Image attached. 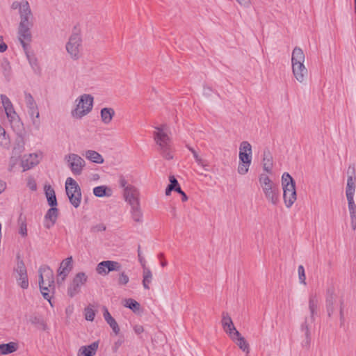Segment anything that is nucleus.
Returning a JSON list of instances; mask_svg holds the SVG:
<instances>
[{
  "label": "nucleus",
  "instance_id": "f257e3e1",
  "mask_svg": "<svg viewBox=\"0 0 356 356\" xmlns=\"http://www.w3.org/2000/svg\"><path fill=\"white\" fill-rule=\"evenodd\" d=\"M170 134L169 127L165 124L155 127L153 132L154 140L158 146V151L166 160L173 159L172 139Z\"/></svg>",
  "mask_w": 356,
  "mask_h": 356
},
{
  "label": "nucleus",
  "instance_id": "f03ea898",
  "mask_svg": "<svg viewBox=\"0 0 356 356\" xmlns=\"http://www.w3.org/2000/svg\"><path fill=\"white\" fill-rule=\"evenodd\" d=\"M305 56L300 47H295L292 51L291 64L292 72L299 83H303L307 76V69L304 65Z\"/></svg>",
  "mask_w": 356,
  "mask_h": 356
},
{
  "label": "nucleus",
  "instance_id": "7ed1b4c3",
  "mask_svg": "<svg viewBox=\"0 0 356 356\" xmlns=\"http://www.w3.org/2000/svg\"><path fill=\"white\" fill-rule=\"evenodd\" d=\"M259 185L266 200L273 205H277L280 201V189L266 174H261L259 177Z\"/></svg>",
  "mask_w": 356,
  "mask_h": 356
},
{
  "label": "nucleus",
  "instance_id": "20e7f679",
  "mask_svg": "<svg viewBox=\"0 0 356 356\" xmlns=\"http://www.w3.org/2000/svg\"><path fill=\"white\" fill-rule=\"evenodd\" d=\"M94 98L91 95L83 94L75 100V107L71 111V116L79 120L87 115L92 109Z\"/></svg>",
  "mask_w": 356,
  "mask_h": 356
},
{
  "label": "nucleus",
  "instance_id": "39448f33",
  "mask_svg": "<svg viewBox=\"0 0 356 356\" xmlns=\"http://www.w3.org/2000/svg\"><path fill=\"white\" fill-rule=\"evenodd\" d=\"M355 188L356 177L353 176H348L346 188V195L350 213V225L353 231L356 229V204L354 200Z\"/></svg>",
  "mask_w": 356,
  "mask_h": 356
},
{
  "label": "nucleus",
  "instance_id": "423d86ee",
  "mask_svg": "<svg viewBox=\"0 0 356 356\" xmlns=\"http://www.w3.org/2000/svg\"><path fill=\"white\" fill-rule=\"evenodd\" d=\"M252 146L248 141H243L240 144L238 159L239 163L237 172L239 175H244L248 172L252 163Z\"/></svg>",
  "mask_w": 356,
  "mask_h": 356
},
{
  "label": "nucleus",
  "instance_id": "0eeeda50",
  "mask_svg": "<svg viewBox=\"0 0 356 356\" xmlns=\"http://www.w3.org/2000/svg\"><path fill=\"white\" fill-rule=\"evenodd\" d=\"M283 186V198L285 206L290 208L297 199L296 184L289 173H284L282 177Z\"/></svg>",
  "mask_w": 356,
  "mask_h": 356
},
{
  "label": "nucleus",
  "instance_id": "6e6552de",
  "mask_svg": "<svg viewBox=\"0 0 356 356\" xmlns=\"http://www.w3.org/2000/svg\"><path fill=\"white\" fill-rule=\"evenodd\" d=\"M33 15L25 17L20 19V22L18 26V39L22 44L24 51H26L28 46L32 40V35L31 28L33 26Z\"/></svg>",
  "mask_w": 356,
  "mask_h": 356
},
{
  "label": "nucleus",
  "instance_id": "1a4fd4ad",
  "mask_svg": "<svg viewBox=\"0 0 356 356\" xmlns=\"http://www.w3.org/2000/svg\"><path fill=\"white\" fill-rule=\"evenodd\" d=\"M65 191L70 203L75 207H79L81 201V188L76 181L68 177L65 181Z\"/></svg>",
  "mask_w": 356,
  "mask_h": 356
},
{
  "label": "nucleus",
  "instance_id": "9d476101",
  "mask_svg": "<svg viewBox=\"0 0 356 356\" xmlns=\"http://www.w3.org/2000/svg\"><path fill=\"white\" fill-rule=\"evenodd\" d=\"M24 99L27 107V113L32 121L33 124L38 129L40 127V112L38 106L33 96L29 92H24Z\"/></svg>",
  "mask_w": 356,
  "mask_h": 356
},
{
  "label": "nucleus",
  "instance_id": "9b49d317",
  "mask_svg": "<svg viewBox=\"0 0 356 356\" xmlns=\"http://www.w3.org/2000/svg\"><path fill=\"white\" fill-rule=\"evenodd\" d=\"M66 50L73 60H78L82 49V39L79 33H73L66 44Z\"/></svg>",
  "mask_w": 356,
  "mask_h": 356
},
{
  "label": "nucleus",
  "instance_id": "f8f14e48",
  "mask_svg": "<svg viewBox=\"0 0 356 356\" xmlns=\"http://www.w3.org/2000/svg\"><path fill=\"white\" fill-rule=\"evenodd\" d=\"M2 105L5 110L6 116L12 126L18 125L21 123V120L19 115L15 111L13 104H12L10 99L5 95H1L0 96Z\"/></svg>",
  "mask_w": 356,
  "mask_h": 356
},
{
  "label": "nucleus",
  "instance_id": "ddd939ff",
  "mask_svg": "<svg viewBox=\"0 0 356 356\" xmlns=\"http://www.w3.org/2000/svg\"><path fill=\"white\" fill-rule=\"evenodd\" d=\"M68 166L74 175H80L86 165L85 161L76 154H69L65 157Z\"/></svg>",
  "mask_w": 356,
  "mask_h": 356
},
{
  "label": "nucleus",
  "instance_id": "4468645a",
  "mask_svg": "<svg viewBox=\"0 0 356 356\" xmlns=\"http://www.w3.org/2000/svg\"><path fill=\"white\" fill-rule=\"evenodd\" d=\"M88 277L85 273L80 272L76 274L68 287V295L70 297H73L77 294L80 291L81 287L86 283Z\"/></svg>",
  "mask_w": 356,
  "mask_h": 356
},
{
  "label": "nucleus",
  "instance_id": "2eb2a0df",
  "mask_svg": "<svg viewBox=\"0 0 356 356\" xmlns=\"http://www.w3.org/2000/svg\"><path fill=\"white\" fill-rule=\"evenodd\" d=\"M221 324L223 330L230 339H234V336H239V332L236 329L232 318L227 312H222Z\"/></svg>",
  "mask_w": 356,
  "mask_h": 356
},
{
  "label": "nucleus",
  "instance_id": "dca6fc26",
  "mask_svg": "<svg viewBox=\"0 0 356 356\" xmlns=\"http://www.w3.org/2000/svg\"><path fill=\"white\" fill-rule=\"evenodd\" d=\"M122 268L121 264L115 261H103L98 264L96 271L99 275H107L111 271H119Z\"/></svg>",
  "mask_w": 356,
  "mask_h": 356
},
{
  "label": "nucleus",
  "instance_id": "f3484780",
  "mask_svg": "<svg viewBox=\"0 0 356 356\" xmlns=\"http://www.w3.org/2000/svg\"><path fill=\"white\" fill-rule=\"evenodd\" d=\"M16 279L18 284L24 289L29 287V280L26 266L22 261H19L15 268Z\"/></svg>",
  "mask_w": 356,
  "mask_h": 356
},
{
  "label": "nucleus",
  "instance_id": "a211bd4d",
  "mask_svg": "<svg viewBox=\"0 0 356 356\" xmlns=\"http://www.w3.org/2000/svg\"><path fill=\"white\" fill-rule=\"evenodd\" d=\"M72 268V257H70L64 259L58 270V284L63 282Z\"/></svg>",
  "mask_w": 356,
  "mask_h": 356
},
{
  "label": "nucleus",
  "instance_id": "6ab92c4d",
  "mask_svg": "<svg viewBox=\"0 0 356 356\" xmlns=\"http://www.w3.org/2000/svg\"><path fill=\"white\" fill-rule=\"evenodd\" d=\"M124 196L125 200L131 206L139 204V192L136 187L132 185H128L124 190Z\"/></svg>",
  "mask_w": 356,
  "mask_h": 356
},
{
  "label": "nucleus",
  "instance_id": "aec40b11",
  "mask_svg": "<svg viewBox=\"0 0 356 356\" xmlns=\"http://www.w3.org/2000/svg\"><path fill=\"white\" fill-rule=\"evenodd\" d=\"M39 282L55 284L54 272L49 266H41L39 269Z\"/></svg>",
  "mask_w": 356,
  "mask_h": 356
},
{
  "label": "nucleus",
  "instance_id": "412c9836",
  "mask_svg": "<svg viewBox=\"0 0 356 356\" xmlns=\"http://www.w3.org/2000/svg\"><path fill=\"white\" fill-rule=\"evenodd\" d=\"M11 8L13 10L19 9L20 19L24 16L29 17L33 15L29 3L27 1L22 2L14 1L11 5Z\"/></svg>",
  "mask_w": 356,
  "mask_h": 356
},
{
  "label": "nucleus",
  "instance_id": "4be33fe9",
  "mask_svg": "<svg viewBox=\"0 0 356 356\" xmlns=\"http://www.w3.org/2000/svg\"><path fill=\"white\" fill-rule=\"evenodd\" d=\"M58 216V210L55 207L48 209L44 216V225L47 229L51 228L56 223Z\"/></svg>",
  "mask_w": 356,
  "mask_h": 356
},
{
  "label": "nucleus",
  "instance_id": "5701e85b",
  "mask_svg": "<svg viewBox=\"0 0 356 356\" xmlns=\"http://www.w3.org/2000/svg\"><path fill=\"white\" fill-rule=\"evenodd\" d=\"M40 289L42 296L46 299L51 307L54 305L51 302V298L55 292V284H44V282H39Z\"/></svg>",
  "mask_w": 356,
  "mask_h": 356
},
{
  "label": "nucleus",
  "instance_id": "b1692460",
  "mask_svg": "<svg viewBox=\"0 0 356 356\" xmlns=\"http://www.w3.org/2000/svg\"><path fill=\"white\" fill-rule=\"evenodd\" d=\"M99 348V341H94L88 346H81L78 350L77 356H94Z\"/></svg>",
  "mask_w": 356,
  "mask_h": 356
},
{
  "label": "nucleus",
  "instance_id": "393cba45",
  "mask_svg": "<svg viewBox=\"0 0 356 356\" xmlns=\"http://www.w3.org/2000/svg\"><path fill=\"white\" fill-rule=\"evenodd\" d=\"M103 316L106 323L112 328L113 331L115 334H118L120 332V327L116 321L112 317L109 313L108 309L106 307H103Z\"/></svg>",
  "mask_w": 356,
  "mask_h": 356
},
{
  "label": "nucleus",
  "instance_id": "a878e982",
  "mask_svg": "<svg viewBox=\"0 0 356 356\" xmlns=\"http://www.w3.org/2000/svg\"><path fill=\"white\" fill-rule=\"evenodd\" d=\"M187 148L193 154V156L197 164L199 166L202 167L204 170H208V168L210 165L209 162L207 160L201 157L193 147L187 146Z\"/></svg>",
  "mask_w": 356,
  "mask_h": 356
},
{
  "label": "nucleus",
  "instance_id": "bb28decb",
  "mask_svg": "<svg viewBox=\"0 0 356 356\" xmlns=\"http://www.w3.org/2000/svg\"><path fill=\"white\" fill-rule=\"evenodd\" d=\"M87 159L93 163L101 164L104 163L102 156L96 151L88 150L83 154Z\"/></svg>",
  "mask_w": 356,
  "mask_h": 356
},
{
  "label": "nucleus",
  "instance_id": "cd10ccee",
  "mask_svg": "<svg viewBox=\"0 0 356 356\" xmlns=\"http://www.w3.org/2000/svg\"><path fill=\"white\" fill-rule=\"evenodd\" d=\"M44 191L48 204L51 207H56L57 205V200L54 188L50 185H45Z\"/></svg>",
  "mask_w": 356,
  "mask_h": 356
},
{
  "label": "nucleus",
  "instance_id": "c85d7f7f",
  "mask_svg": "<svg viewBox=\"0 0 356 356\" xmlns=\"http://www.w3.org/2000/svg\"><path fill=\"white\" fill-rule=\"evenodd\" d=\"M93 193L96 197H111L112 189L106 186H99L93 188Z\"/></svg>",
  "mask_w": 356,
  "mask_h": 356
},
{
  "label": "nucleus",
  "instance_id": "c756f323",
  "mask_svg": "<svg viewBox=\"0 0 356 356\" xmlns=\"http://www.w3.org/2000/svg\"><path fill=\"white\" fill-rule=\"evenodd\" d=\"M38 163V156L36 154H29V157L22 161L23 170H28Z\"/></svg>",
  "mask_w": 356,
  "mask_h": 356
},
{
  "label": "nucleus",
  "instance_id": "7c9ffc66",
  "mask_svg": "<svg viewBox=\"0 0 356 356\" xmlns=\"http://www.w3.org/2000/svg\"><path fill=\"white\" fill-rule=\"evenodd\" d=\"M115 115V111L112 108H104L101 110V118L102 122L108 124L111 121Z\"/></svg>",
  "mask_w": 356,
  "mask_h": 356
},
{
  "label": "nucleus",
  "instance_id": "2f4dec72",
  "mask_svg": "<svg viewBox=\"0 0 356 356\" xmlns=\"http://www.w3.org/2000/svg\"><path fill=\"white\" fill-rule=\"evenodd\" d=\"M17 343L15 342L0 344V355H8L14 353L17 350Z\"/></svg>",
  "mask_w": 356,
  "mask_h": 356
},
{
  "label": "nucleus",
  "instance_id": "473e14b6",
  "mask_svg": "<svg viewBox=\"0 0 356 356\" xmlns=\"http://www.w3.org/2000/svg\"><path fill=\"white\" fill-rule=\"evenodd\" d=\"M152 273L148 267L143 268V285L145 289H149V284L152 282Z\"/></svg>",
  "mask_w": 356,
  "mask_h": 356
},
{
  "label": "nucleus",
  "instance_id": "72a5a7b5",
  "mask_svg": "<svg viewBox=\"0 0 356 356\" xmlns=\"http://www.w3.org/2000/svg\"><path fill=\"white\" fill-rule=\"evenodd\" d=\"M231 339L235 342L242 350L249 353V344L247 343L245 338L241 336L240 332L239 336H234V339Z\"/></svg>",
  "mask_w": 356,
  "mask_h": 356
},
{
  "label": "nucleus",
  "instance_id": "f704fd0d",
  "mask_svg": "<svg viewBox=\"0 0 356 356\" xmlns=\"http://www.w3.org/2000/svg\"><path fill=\"white\" fill-rule=\"evenodd\" d=\"M326 307L327 311L329 316H331L334 313V291L331 292L329 291L327 296L326 298Z\"/></svg>",
  "mask_w": 356,
  "mask_h": 356
},
{
  "label": "nucleus",
  "instance_id": "c9c22d12",
  "mask_svg": "<svg viewBox=\"0 0 356 356\" xmlns=\"http://www.w3.org/2000/svg\"><path fill=\"white\" fill-rule=\"evenodd\" d=\"M263 168L265 171L271 173L273 169V158L270 154H264Z\"/></svg>",
  "mask_w": 356,
  "mask_h": 356
},
{
  "label": "nucleus",
  "instance_id": "e433bc0d",
  "mask_svg": "<svg viewBox=\"0 0 356 356\" xmlns=\"http://www.w3.org/2000/svg\"><path fill=\"white\" fill-rule=\"evenodd\" d=\"M131 217L136 222H140L143 218V213L140 208V204L137 206H131Z\"/></svg>",
  "mask_w": 356,
  "mask_h": 356
},
{
  "label": "nucleus",
  "instance_id": "4c0bfd02",
  "mask_svg": "<svg viewBox=\"0 0 356 356\" xmlns=\"http://www.w3.org/2000/svg\"><path fill=\"white\" fill-rule=\"evenodd\" d=\"M318 298H317L316 296H314V295L310 296L309 300V310H310V312H311V314L312 316L316 313V310L318 307Z\"/></svg>",
  "mask_w": 356,
  "mask_h": 356
},
{
  "label": "nucleus",
  "instance_id": "58836bf2",
  "mask_svg": "<svg viewBox=\"0 0 356 356\" xmlns=\"http://www.w3.org/2000/svg\"><path fill=\"white\" fill-rule=\"evenodd\" d=\"M18 222L19 225V234L23 237H26L27 236V227L25 218H22V216H20L18 220Z\"/></svg>",
  "mask_w": 356,
  "mask_h": 356
},
{
  "label": "nucleus",
  "instance_id": "ea45409f",
  "mask_svg": "<svg viewBox=\"0 0 356 356\" xmlns=\"http://www.w3.org/2000/svg\"><path fill=\"white\" fill-rule=\"evenodd\" d=\"M9 144V138L6 134L5 129L0 125V145L7 146Z\"/></svg>",
  "mask_w": 356,
  "mask_h": 356
},
{
  "label": "nucleus",
  "instance_id": "a19ab883",
  "mask_svg": "<svg viewBox=\"0 0 356 356\" xmlns=\"http://www.w3.org/2000/svg\"><path fill=\"white\" fill-rule=\"evenodd\" d=\"M84 315L87 321H92L95 316V312L91 307H88L84 310Z\"/></svg>",
  "mask_w": 356,
  "mask_h": 356
},
{
  "label": "nucleus",
  "instance_id": "79ce46f5",
  "mask_svg": "<svg viewBox=\"0 0 356 356\" xmlns=\"http://www.w3.org/2000/svg\"><path fill=\"white\" fill-rule=\"evenodd\" d=\"M129 282V276L125 273L124 271L121 272L119 274L118 279V283L120 286H124L127 284Z\"/></svg>",
  "mask_w": 356,
  "mask_h": 356
},
{
  "label": "nucleus",
  "instance_id": "37998d69",
  "mask_svg": "<svg viewBox=\"0 0 356 356\" xmlns=\"http://www.w3.org/2000/svg\"><path fill=\"white\" fill-rule=\"evenodd\" d=\"M125 306L134 311H136L140 309V304L137 301L131 298H129L126 300Z\"/></svg>",
  "mask_w": 356,
  "mask_h": 356
},
{
  "label": "nucleus",
  "instance_id": "c03bdc74",
  "mask_svg": "<svg viewBox=\"0 0 356 356\" xmlns=\"http://www.w3.org/2000/svg\"><path fill=\"white\" fill-rule=\"evenodd\" d=\"M339 313H340V318L342 319L343 318V312L345 309V297L344 294L341 293L340 296H339Z\"/></svg>",
  "mask_w": 356,
  "mask_h": 356
},
{
  "label": "nucleus",
  "instance_id": "a18cd8bd",
  "mask_svg": "<svg viewBox=\"0 0 356 356\" xmlns=\"http://www.w3.org/2000/svg\"><path fill=\"white\" fill-rule=\"evenodd\" d=\"M298 277H299L300 282L305 285L306 284V276H305V268H304L303 266L300 265L298 266Z\"/></svg>",
  "mask_w": 356,
  "mask_h": 356
},
{
  "label": "nucleus",
  "instance_id": "49530a36",
  "mask_svg": "<svg viewBox=\"0 0 356 356\" xmlns=\"http://www.w3.org/2000/svg\"><path fill=\"white\" fill-rule=\"evenodd\" d=\"M138 261H139L142 268H147L146 261H145V258L143 257V256L142 255L140 245H138Z\"/></svg>",
  "mask_w": 356,
  "mask_h": 356
},
{
  "label": "nucleus",
  "instance_id": "de8ad7c7",
  "mask_svg": "<svg viewBox=\"0 0 356 356\" xmlns=\"http://www.w3.org/2000/svg\"><path fill=\"white\" fill-rule=\"evenodd\" d=\"M25 52H26V54L27 56V58H28L30 64L31 65V66L33 67H38V61H37L36 58H35L34 56H29L27 50L25 51Z\"/></svg>",
  "mask_w": 356,
  "mask_h": 356
},
{
  "label": "nucleus",
  "instance_id": "09e8293b",
  "mask_svg": "<svg viewBox=\"0 0 356 356\" xmlns=\"http://www.w3.org/2000/svg\"><path fill=\"white\" fill-rule=\"evenodd\" d=\"M169 180H170V184L168 186H172V188H174V191H175L177 186H179L177 180L173 175H171L169 177Z\"/></svg>",
  "mask_w": 356,
  "mask_h": 356
},
{
  "label": "nucleus",
  "instance_id": "8fccbe9b",
  "mask_svg": "<svg viewBox=\"0 0 356 356\" xmlns=\"http://www.w3.org/2000/svg\"><path fill=\"white\" fill-rule=\"evenodd\" d=\"M27 186L31 191H35L37 189L36 183L33 178H29L27 181Z\"/></svg>",
  "mask_w": 356,
  "mask_h": 356
},
{
  "label": "nucleus",
  "instance_id": "3c124183",
  "mask_svg": "<svg viewBox=\"0 0 356 356\" xmlns=\"http://www.w3.org/2000/svg\"><path fill=\"white\" fill-rule=\"evenodd\" d=\"M175 191L179 193L181 195L182 202H186L188 200V197L186 194L181 190L179 186H177Z\"/></svg>",
  "mask_w": 356,
  "mask_h": 356
},
{
  "label": "nucleus",
  "instance_id": "603ef678",
  "mask_svg": "<svg viewBox=\"0 0 356 356\" xmlns=\"http://www.w3.org/2000/svg\"><path fill=\"white\" fill-rule=\"evenodd\" d=\"M236 1L242 6L248 7L250 5L251 0H236Z\"/></svg>",
  "mask_w": 356,
  "mask_h": 356
},
{
  "label": "nucleus",
  "instance_id": "864d4df0",
  "mask_svg": "<svg viewBox=\"0 0 356 356\" xmlns=\"http://www.w3.org/2000/svg\"><path fill=\"white\" fill-rule=\"evenodd\" d=\"M120 185L121 187L124 188V190L125 189V187H127L128 185H127V182L126 181V179L124 178V177H121L120 179Z\"/></svg>",
  "mask_w": 356,
  "mask_h": 356
},
{
  "label": "nucleus",
  "instance_id": "5fc2aeb1",
  "mask_svg": "<svg viewBox=\"0 0 356 356\" xmlns=\"http://www.w3.org/2000/svg\"><path fill=\"white\" fill-rule=\"evenodd\" d=\"M6 188V184L5 181L0 180V194L2 193Z\"/></svg>",
  "mask_w": 356,
  "mask_h": 356
},
{
  "label": "nucleus",
  "instance_id": "6e6d98bb",
  "mask_svg": "<svg viewBox=\"0 0 356 356\" xmlns=\"http://www.w3.org/2000/svg\"><path fill=\"white\" fill-rule=\"evenodd\" d=\"M7 44L4 42L0 44V52H4L7 49Z\"/></svg>",
  "mask_w": 356,
  "mask_h": 356
},
{
  "label": "nucleus",
  "instance_id": "4d7b16f0",
  "mask_svg": "<svg viewBox=\"0 0 356 356\" xmlns=\"http://www.w3.org/2000/svg\"><path fill=\"white\" fill-rule=\"evenodd\" d=\"M172 191H174V188H172V186H168L167 188L165 189V195H170Z\"/></svg>",
  "mask_w": 356,
  "mask_h": 356
},
{
  "label": "nucleus",
  "instance_id": "13d9d810",
  "mask_svg": "<svg viewBox=\"0 0 356 356\" xmlns=\"http://www.w3.org/2000/svg\"><path fill=\"white\" fill-rule=\"evenodd\" d=\"M136 332L137 333H140V332H143V327H141V326H140V327H138V328H136Z\"/></svg>",
  "mask_w": 356,
  "mask_h": 356
},
{
  "label": "nucleus",
  "instance_id": "bf43d9fd",
  "mask_svg": "<svg viewBox=\"0 0 356 356\" xmlns=\"http://www.w3.org/2000/svg\"><path fill=\"white\" fill-rule=\"evenodd\" d=\"M166 265H167V261H162V262H161V266H162L163 267L165 266Z\"/></svg>",
  "mask_w": 356,
  "mask_h": 356
},
{
  "label": "nucleus",
  "instance_id": "052dcab7",
  "mask_svg": "<svg viewBox=\"0 0 356 356\" xmlns=\"http://www.w3.org/2000/svg\"><path fill=\"white\" fill-rule=\"evenodd\" d=\"M0 237H1V224L0 223Z\"/></svg>",
  "mask_w": 356,
  "mask_h": 356
},
{
  "label": "nucleus",
  "instance_id": "680f3d73",
  "mask_svg": "<svg viewBox=\"0 0 356 356\" xmlns=\"http://www.w3.org/2000/svg\"><path fill=\"white\" fill-rule=\"evenodd\" d=\"M105 229H106V227H105L104 226H102V230H105Z\"/></svg>",
  "mask_w": 356,
  "mask_h": 356
},
{
  "label": "nucleus",
  "instance_id": "e2e57ef3",
  "mask_svg": "<svg viewBox=\"0 0 356 356\" xmlns=\"http://www.w3.org/2000/svg\"><path fill=\"white\" fill-rule=\"evenodd\" d=\"M355 10H356V0H355Z\"/></svg>",
  "mask_w": 356,
  "mask_h": 356
}]
</instances>
